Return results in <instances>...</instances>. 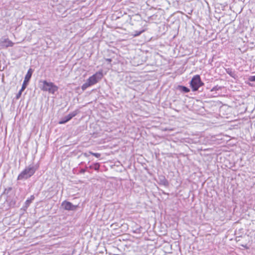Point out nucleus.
<instances>
[{"instance_id": "nucleus-1", "label": "nucleus", "mask_w": 255, "mask_h": 255, "mask_svg": "<svg viewBox=\"0 0 255 255\" xmlns=\"http://www.w3.org/2000/svg\"><path fill=\"white\" fill-rule=\"evenodd\" d=\"M39 87L41 90L44 92H48L51 94H55L58 90V87L51 82H47L46 80L39 81Z\"/></svg>"}, {"instance_id": "nucleus-2", "label": "nucleus", "mask_w": 255, "mask_h": 255, "mask_svg": "<svg viewBox=\"0 0 255 255\" xmlns=\"http://www.w3.org/2000/svg\"><path fill=\"white\" fill-rule=\"evenodd\" d=\"M38 167L36 165H29L18 175L17 180L27 179L31 177L37 170Z\"/></svg>"}, {"instance_id": "nucleus-3", "label": "nucleus", "mask_w": 255, "mask_h": 255, "mask_svg": "<svg viewBox=\"0 0 255 255\" xmlns=\"http://www.w3.org/2000/svg\"><path fill=\"white\" fill-rule=\"evenodd\" d=\"M204 84L199 75L194 76L190 82V87L193 91L198 90L199 88L203 86Z\"/></svg>"}, {"instance_id": "nucleus-4", "label": "nucleus", "mask_w": 255, "mask_h": 255, "mask_svg": "<svg viewBox=\"0 0 255 255\" xmlns=\"http://www.w3.org/2000/svg\"><path fill=\"white\" fill-rule=\"evenodd\" d=\"M80 111L78 110H76L73 112L70 113L68 115L64 117L59 122V124H64L71 120L73 117L76 116L78 113H79Z\"/></svg>"}, {"instance_id": "nucleus-5", "label": "nucleus", "mask_w": 255, "mask_h": 255, "mask_svg": "<svg viewBox=\"0 0 255 255\" xmlns=\"http://www.w3.org/2000/svg\"><path fill=\"white\" fill-rule=\"evenodd\" d=\"M33 72V70L31 68H29L25 76L24 81L22 85V90H24L26 88Z\"/></svg>"}, {"instance_id": "nucleus-6", "label": "nucleus", "mask_w": 255, "mask_h": 255, "mask_svg": "<svg viewBox=\"0 0 255 255\" xmlns=\"http://www.w3.org/2000/svg\"><path fill=\"white\" fill-rule=\"evenodd\" d=\"M13 43L8 38L1 39L0 40V46L2 48H7L8 47H12Z\"/></svg>"}, {"instance_id": "nucleus-7", "label": "nucleus", "mask_w": 255, "mask_h": 255, "mask_svg": "<svg viewBox=\"0 0 255 255\" xmlns=\"http://www.w3.org/2000/svg\"><path fill=\"white\" fill-rule=\"evenodd\" d=\"M159 184L163 185L165 186H167L169 185L168 180L166 179L165 176H161L159 177Z\"/></svg>"}, {"instance_id": "nucleus-8", "label": "nucleus", "mask_w": 255, "mask_h": 255, "mask_svg": "<svg viewBox=\"0 0 255 255\" xmlns=\"http://www.w3.org/2000/svg\"><path fill=\"white\" fill-rule=\"evenodd\" d=\"M177 89L183 93H187L190 91L188 88L182 85H178L177 87Z\"/></svg>"}, {"instance_id": "nucleus-9", "label": "nucleus", "mask_w": 255, "mask_h": 255, "mask_svg": "<svg viewBox=\"0 0 255 255\" xmlns=\"http://www.w3.org/2000/svg\"><path fill=\"white\" fill-rule=\"evenodd\" d=\"M100 166V165L99 163H95L90 165L89 166H86V168L94 169L96 171H99Z\"/></svg>"}, {"instance_id": "nucleus-10", "label": "nucleus", "mask_w": 255, "mask_h": 255, "mask_svg": "<svg viewBox=\"0 0 255 255\" xmlns=\"http://www.w3.org/2000/svg\"><path fill=\"white\" fill-rule=\"evenodd\" d=\"M61 206L62 207H78L77 205H73L71 203L68 201H64L62 202Z\"/></svg>"}, {"instance_id": "nucleus-11", "label": "nucleus", "mask_w": 255, "mask_h": 255, "mask_svg": "<svg viewBox=\"0 0 255 255\" xmlns=\"http://www.w3.org/2000/svg\"><path fill=\"white\" fill-rule=\"evenodd\" d=\"M93 76L95 77L96 80L98 82L99 80L102 79L103 77V72L102 70L101 71H98L93 75Z\"/></svg>"}, {"instance_id": "nucleus-12", "label": "nucleus", "mask_w": 255, "mask_h": 255, "mask_svg": "<svg viewBox=\"0 0 255 255\" xmlns=\"http://www.w3.org/2000/svg\"><path fill=\"white\" fill-rule=\"evenodd\" d=\"M35 197L34 195H31L30 198H28L25 202V207H28L31 203L34 200Z\"/></svg>"}, {"instance_id": "nucleus-13", "label": "nucleus", "mask_w": 255, "mask_h": 255, "mask_svg": "<svg viewBox=\"0 0 255 255\" xmlns=\"http://www.w3.org/2000/svg\"><path fill=\"white\" fill-rule=\"evenodd\" d=\"M226 73L229 74L231 77L235 78L236 76V74L235 73V72L233 71L231 68H228L226 69Z\"/></svg>"}, {"instance_id": "nucleus-14", "label": "nucleus", "mask_w": 255, "mask_h": 255, "mask_svg": "<svg viewBox=\"0 0 255 255\" xmlns=\"http://www.w3.org/2000/svg\"><path fill=\"white\" fill-rule=\"evenodd\" d=\"M87 81L90 84L91 86L95 85L98 82L97 80H96L95 77H94L93 75L90 76L88 79Z\"/></svg>"}, {"instance_id": "nucleus-15", "label": "nucleus", "mask_w": 255, "mask_h": 255, "mask_svg": "<svg viewBox=\"0 0 255 255\" xmlns=\"http://www.w3.org/2000/svg\"><path fill=\"white\" fill-rule=\"evenodd\" d=\"M12 191V188L11 187H8L7 188H5L2 194L5 195L7 197L9 196L11 194V192Z\"/></svg>"}, {"instance_id": "nucleus-16", "label": "nucleus", "mask_w": 255, "mask_h": 255, "mask_svg": "<svg viewBox=\"0 0 255 255\" xmlns=\"http://www.w3.org/2000/svg\"><path fill=\"white\" fill-rule=\"evenodd\" d=\"M91 85L88 82V81L87 80L86 82L84 83L82 86V90L84 91L88 87L91 86Z\"/></svg>"}, {"instance_id": "nucleus-17", "label": "nucleus", "mask_w": 255, "mask_h": 255, "mask_svg": "<svg viewBox=\"0 0 255 255\" xmlns=\"http://www.w3.org/2000/svg\"><path fill=\"white\" fill-rule=\"evenodd\" d=\"M223 87H221V86H219L218 85H216L214 87H213L211 90V92H214V91H219V90H221L222 89Z\"/></svg>"}, {"instance_id": "nucleus-18", "label": "nucleus", "mask_w": 255, "mask_h": 255, "mask_svg": "<svg viewBox=\"0 0 255 255\" xmlns=\"http://www.w3.org/2000/svg\"><path fill=\"white\" fill-rule=\"evenodd\" d=\"M142 230V228L141 226L136 228L133 231V232L136 234H140L141 233V231Z\"/></svg>"}, {"instance_id": "nucleus-19", "label": "nucleus", "mask_w": 255, "mask_h": 255, "mask_svg": "<svg viewBox=\"0 0 255 255\" xmlns=\"http://www.w3.org/2000/svg\"><path fill=\"white\" fill-rule=\"evenodd\" d=\"M144 31V30H141V31H134L133 32V34H132V35L134 37H136V36H139V35H140Z\"/></svg>"}, {"instance_id": "nucleus-20", "label": "nucleus", "mask_w": 255, "mask_h": 255, "mask_svg": "<svg viewBox=\"0 0 255 255\" xmlns=\"http://www.w3.org/2000/svg\"><path fill=\"white\" fill-rule=\"evenodd\" d=\"M88 169L89 168H86V166L85 168L81 169L79 171V173L80 174H84L86 172H88L90 173L91 172L88 170Z\"/></svg>"}, {"instance_id": "nucleus-21", "label": "nucleus", "mask_w": 255, "mask_h": 255, "mask_svg": "<svg viewBox=\"0 0 255 255\" xmlns=\"http://www.w3.org/2000/svg\"><path fill=\"white\" fill-rule=\"evenodd\" d=\"M24 90H22V88H21V89L20 90V91L18 92V93L16 95L15 98L16 99H18L20 97L22 92Z\"/></svg>"}, {"instance_id": "nucleus-22", "label": "nucleus", "mask_w": 255, "mask_h": 255, "mask_svg": "<svg viewBox=\"0 0 255 255\" xmlns=\"http://www.w3.org/2000/svg\"><path fill=\"white\" fill-rule=\"evenodd\" d=\"M91 155H94L97 158H99L101 156V154L99 153H94L91 151Z\"/></svg>"}, {"instance_id": "nucleus-23", "label": "nucleus", "mask_w": 255, "mask_h": 255, "mask_svg": "<svg viewBox=\"0 0 255 255\" xmlns=\"http://www.w3.org/2000/svg\"><path fill=\"white\" fill-rule=\"evenodd\" d=\"M249 80L251 82H255V75L250 76L249 78Z\"/></svg>"}, {"instance_id": "nucleus-24", "label": "nucleus", "mask_w": 255, "mask_h": 255, "mask_svg": "<svg viewBox=\"0 0 255 255\" xmlns=\"http://www.w3.org/2000/svg\"><path fill=\"white\" fill-rule=\"evenodd\" d=\"M83 154L85 157H89L90 155H91V151H89L88 152H85Z\"/></svg>"}, {"instance_id": "nucleus-25", "label": "nucleus", "mask_w": 255, "mask_h": 255, "mask_svg": "<svg viewBox=\"0 0 255 255\" xmlns=\"http://www.w3.org/2000/svg\"><path fill=\"white\" fill-rule=\"evenodd\" d=\"M105 60L107 62H108L109 63H111L112 61L111 58H106Z\"/></svg>"}, {"instance_id": "nucleus-26", "label": "nucleus", "mask_w": 255, "mask_h": 255, "mask_svg": "<svg viewBox=\"0 0 255 255\" xmlns=\"http://www.w3.org/2000/svg\"><path fill=\"white\" fill-rule=\"evenodd\" d=\"M65 209L66 210H72L74 208H65Z\"/></svg>"}, {"instance_id": "nucleus-27", "label": "nucleus", "mask_w": 255, "mask_h": 255, "mask_svg": "<svg viewBox=\"0 0 255 255\" xmlns=\"http://www.w3.org/2000/svg\"><path fill=\"white\" fill-rule=\"evenodd\" d=\"M254 210H255V209Z\"/></svg>"}]
</instances>
